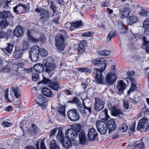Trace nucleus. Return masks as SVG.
<instances>
[{"label": "nucleus", "instance_id": "nucleus-45", "mask_svg": "<svg viewBox=\"0 0 149 149\" xmlns=\"http://www.w3.org/2000/svg\"><path fill=\"white\" fill-rule=\"evenodd\" d=\"M41 82H42L44 84H47V86H48L49 84H50L52 82V81L48 78H47L43 76V80Z\"/></svg>", "mask_w": 149, "mask_h": 149}, {"label": "nucleus", "instance_id": "nucleus-33", "mask_svg": "<svg viewBox=\"0 0 149 149\" xmlns=\"http://www.w3.org/2000/svg\"><path fill=\"white\" fill-rule=\"evenodd\" d=\"M138 17L134 16L130 17L128 19V24L130 25L134 23H136L138 20Z\"/></svg>", "mask_w": 149, "mask_h": 149}, {"label": "nucleus", "instance_id": "nucleus-16", "mask_svg": "<svg viewBox=\"0 0 149 149\" xmlns=\"http://www.w3.org/2000/svg\"><path fill=\"white\" fill-rule=\"evenodd\" d=\"M148 122V118L145 117H143L138 122L137 130H140L141 129L144 128L147 125Z\"/></svg>", "mask_w": 149, "mask_h": 149}, {"label": "nucleus", "instance_id": "nucleus-61", "mask_svg": "<svg viewBox=\"0 0 149 149\" xmlns=\"http://www.w3.org/2000/svg\"><path fill=\"white\" fill-rule=\"evenodd\" d=\"M143 28L145 29V34L146 35L149 34V26H143Z\"/></svg>", "mask_w": 149, "mask_h": 149}, {"label": "nucleus", "instance_id": "nucleus-64", "mask_svg": "<svg viewBox=\"0 0 149 149\" xmlns=\"http://www.w3.org/2000/svg\"><path fill=\"white\" fill-rule=\"evenodd\" d=\"M40 145L41 149H46L45 144L44 141L42 140L41 141Z\"/></svg>", "mask_w": 149, "mask_h": 149}, {"label": "nucleus", "instance_id": "nucleus-31", "mask_svg": "<svg viewBox=\"0 0 149 149\" xmlns=\"http://www.w3.org/2000/svg\"><path fill=\"white\" fill-rule=\"evenodd\" d=\"M134 74V72L133 71L130 72L128 73L127 75V79L131 81L132 82L135 83L136 80L133 77Z\"/></svg>", "mask_w": 149, "mask_h": 149}, {"label": "nucleus", "instance_id": "nucleus-46", "mask_svg": "<svg viewBox=\"0 0 149 149\" xmlns=\"http://www.w3.org/2000/svg\"><path fill=\"white\" fill-rule=\"evenodd\" d=\"M36 148L32 146H27L24 149H40L38 143L36 144Z\"/></svg>", "mask_w": 149, "mask_h": 149}, {"label": "nucleus", "instance_id": "nucleus-47", "mask_svg": "<svg viewBox=\"0 0 149 149\" xmlns=\"http://www.w3.org/2000/svg\"><path fill=\"white\" fill-rule=\"evenodd\" d=\"M50 8L53 10L54 13L56 12V10L58 8V7H56V5L52 1L51 3Z\"/></svg>", "mask_w": 149, "mask_h": 149}, {"label": "nucleus", "instance_id": "nucleus-2", "mask_svg": "<svg viewBox=\"0 0 149 149\" xmlns=\"http://www.w3.org/2000/svg\"><path fill=\"white\" fill-rule=\"evenodd\" d=\"M60 33L57 35L55 38V45L58 49L61 51L64 49L65 40L68 38L65 30L60 31Z\"/></svg>", "mask_w": 149, "mask_h": 149}, {"label": "nucleus", "instance_id": "nucleus-40", "mask_svg": "<svg viewBox=\"0 0 149 149\" xmlns=\"http://www.w3.org/2000/svg\"><path fill=\"white\" fill-rule=\"evenodd\" d=\"M137 87L136 86V82L135 83L132 82L131 84V87L130 89L128 91L127 94L129 95L130 93L133 92L134 90H136Z\"/></svg>", "mask_w": 149, "mask_h": 149}, {"label": "nucleus", "instance_id": "nucleus-18", "mask_svg": "<svg viewBox=\"0 0 149 149\" xmlns=\"http://www.w3.org/2000/svg\"><path fill=\"white\" fill-rule=\"evenodd\" d=\"M107 126L108 128L109 133L115 130L116 127V125L115 123V121L113 119H111L109 120L107 123Z\"/></svg>", "mask_w": 149, "mask_h": 149}, {"label": "nucleus", "instance_id": "nucleus-38", "mask_svg": "<svg viewBox=\"0 0 149 149\" xmlns=\"http://www.w3.org/2000/svg\"><path fill=\"white\" fill-rule=\"evenodd\" d=\"M85 50V45H84L82 43H79L78 45V54H81Z\"/></svg>", "mask_w": 149, "mask_h": 149}, {"label": "nucleus", "instance_id": "nucleus-43", "mask_svg": "<svg viewBox=\"0 0 149 149\" xmlns=\"http://www.w3.org/2000/svg\"><path fill=\"white\" fill-rule=\"evenodd\" d=\"M116 33L113 31H111L109 33L107 38V41H110L111 38L115 36Z\"/></svg>", "mask_w": 149, "mask_h": 149}, {"label": "nucleus", "instance_id": "nucleus-63", "mask_svg": "<svg viewBox=\"0 0 149 149\" xmlns=\"http://www.w3.org/2000/svg\"><path fill=\"white\" fill-rule=\"evenodd\" d=\"M142 111L144 113H149V109H147L145 107H143L141 109Z\"/></svg>", "mask_w": 149, "mask_h": 149}, {"label": "nucleus", "instance_id": "nucleus-3", "mask_svg": "<svg viewBox=\"0 0 149 149\" xmlns=\"http://www.w3.org/2000/svg\"><path fill=\"white\" fill-rule=\"evenodd\" d=\"M77 108L81 114L84 116L87 117L91 113V107L86 106L84 102H83V104H78Z\"/></svg>", "mask_w": 149, "mask_h": 149}, {"label": "nucleus", "instance_id": "nucleus-12", "mask_svg": "<svg viewBox=\"0 0 149 149\" xmlns=\"http://www.w3.org/2000/svg\"><path fill=\"white\" fill-rule=\"evenodd\" d=\"M116 79V76L114 73H108L105 78V83L108 85L113 84Z\"/></svg>", "mask_w": 149, "mask_h": 149}, {"label": "nucleus", "instance_id": "nucleus-48", "mask_svg": "<svg viewBox=\"0 0 149 149\" xmlns=\"http://www.w3.org/2000/svg\"><path fill=\"white\" fill-rule=\"evenodd\" d=\"M20 96H14L12 98L13 102L16 103L20 101L21 99L20 97Z\"/></svg>", "mask_w": 149, "mask_h": 149}, {"label": "nucleus", "instance_id": "nucleus-58", "mask_svg": "<svg viewBox=\"0 0 149 149\" xmlns=\"http://www.w3.org/2000/svg\"><path fill=\"white\" fill-rule=\"evenodd\" d=\"M57 129L54 128L50 132V137H53L55 136V134L56 132Z\"/></svg>", "mask_w": 149, "mask_h": 149}, {"label": "nucleus", "instance_id": "nucleus-14", "mask_svg": "<svg viewBox=\"0 0 149 149\" xmlns=\"http://www.w3.org/2000/svg\"><path fill=\"white\" fill-rule=\"evenodd\" d=\"M35 11L37 13H40L41 17V18L44 19V20H47L49 17V13L47 10L36 8Z\"/></svg>", "mask_w": 149, "mask_h": 149}, {"label": "nucleus", "instance_id": "nucleus-54", "mask_svg": "<svg viewBox=\"0 0 149 149\" xmlns=\"http://www.w3.org/2000/svg\"><path fill=\"white\" fill-rule=\"evenodd\" d=\"M93 33L92 32L88 31L86 32L83 33L82 35V36H91Z\"/></svg>", "mask_w": 149, "mask_h": 149}, {"label": "nucleus", "instance_id": "nucleus-36", "mask_svg": "<svg viewBox=\"0 0 149 149\" xmlns=\"http://www.w3.org/2000/svg\"><path fill=\"white\" fill-rule=\"evenodd\" d=\"M9 24L6 19H3L0 22V26L1 29H5Z\"/></svg>", "mask_w": 149, "mask_h": 149}, {"label": "nucleus", "instance_id": "nucleus-11", "mask_svg": "<svg viewBox=\"0 0 149 149\" xmlns=\"http://www.w3.org/2000/svg\"><path fill=\"white\" fill-rule=\"evenodd\" d=\"M103 72L101 70V68H95L94 69L93 72L94 73H95L96 74V80L97 82L99 84H102L103 83V77L102 74V72Z\"/></svg>", "mask_w": 149, "mask_h": 149}, {"label": "nucleus", "instance_id": "nucleus-25", "mask_svg": "<svg viewBox=\"0 0 149 149\" xmlns=\"http://www.w3.org/2000/svg\"><path fill=\"white\" fill-rule=\"evenodd\" d=\"M12 17V15L9 11L4 10L0 12V18H10Z\"/></svg>", "mask_w": 149, "mask_h": 149}, {"label": "nucleus", "instance_id": "nucleus-20", "mask_svg": "<svg viewBox=\"0 0 149 149\" xmlns=\"http://www.w3.org/2000/svg\"><path fill=\"white\" fill-rule=\"evenodd\" d=\"M126 88V84L122 80L118 81L117 84L116 90L122 93Z\"/></svg>", "mask_w": 149, "mask_h": 149}, {"label": "nucleus", "instance_id": "nucleus-15", "mask_svg": "<svg viewBox=\"0 0 149 149\" xmlns=\"http://www.w3.org/2000/svg\"><path fill=\"white\" fill-rule=\"evenodd\" d=\"M97 136V133L96 130L93 128H90L87 134L88 139L89 141H94Z\"/></svg>", "mask_w": 149, "mask_h": 149}, {"label": "nucleus", "instance_id": "nucleus-28", "mask_svg": "<svg viewBox=\"0 0 149 149\" xmlns=\"http://www.w3.org/2000/svg\"><path fill=\"white\" fill-rule=\"evenodd\" d=\"M34 69L36 71L39 72H42L44 70L43 65L40 63L37 64L33 67Z\"/></svg>", "mask_w": 149, "mask_h": 149}, {"label": "nucleus", "instance_id": "nucleus-57", "mask_svg": "<svg viewBox=\"0 0 149 149\" xmlns=\"http://www.w3.org/2000/svg\"><path fill=\"white\" fill-rule=\"evenodd\" d=\"M116 107L115 105H112V104L111 103H109L107 105L108 109L111 111V112Z\"/></svg>", "mask_w": 149, "mask_h": 149}, {"label": "nucleus", "instance_id": "nucleus-56", "mask_svg": "<svg viewBox=\"0 0 149 149\" xmlns=\"http://www.w3.org/2000/svg\"><path fill=\"white\" fill-rule=\"evenodd\" d=\"M38 77V75L37 73L33 74H32V80L34 81H37Z\"/></svg>", "mask_w": 149, "mask_h": 149}, {"label": "nucleus", "instance_id": "nucleus-41", "mask_svg": "<svg viewBox=\"0 0 149 149\" xmlns=\"http://www.w3.org/2000/svg\"><path fill=\"white\" fill-rule=\"evenodd\" d=\"M77 70L81 72H86L90 73L91 72V70L86 67L83 68H78Z\"/></svg>", "mask_w": 149, "mask_h": 149}, {"label": "nucleus", "instance_id": "nucleus-53", "mask_svg": "<svg viewBox=\"0 0 149 149\" xmlns=\"http://www.w3.org/2000/svg\"><path fill=\"white\" fill-rule=\"evenodd\" d=\"M63 134H57L56 136V138L58 141L62 143L63 141Z\"/></svg>", "mask_w": 149, "mask_h": 149}, {"label": "nucleus", "instance_id": "nucleus-32", "mask_svg": "<svg viewBox=\"0 0 149 149\" xmlns=\"http://www.w3.org/2000/svg\"><path fill=\"white\" fill-rule=\"evenodd\" d=\"M130 101L128 100L123 99V106L124 109L128 111L129 109Z\"/></svg>", "mask_w": 149, "mask_h": 149}, {"label": "nucleus", "instance_id": "nucleus-27", "mask_svg": "<svg viewBox=\"0 0 149 149\" xmlns=\"http://www.w3.org/2000/svg\"><path fill=\"white\" fill-rule=\"evenodd\" d=\"M112 115L117 116L120 115H123V111L119 109L116 107L111 112Z\"/></svg>", "mask_w": 149, "mask_h": 149}, {"label": "nucleus", "instance_id": "nucleus-59", "mask_svg": "<svg viewBox=\"0 0 149 149\" xmlns=\"http://www.w3.org/2000/svg\"><path fill=\"white\" fill-rule=\"evenodd\" d=\"M149 26V19L147 18L146 19L143 23V26Z\"/></svg>", "mask_w": 149, "mask_h": 149}, {"label": "nucleus", "instance_id": "nucleus-62", "mask_svg": "<svg viewBox=\"0 0 149 149\" xmlns=\"http://www.w3.org/2000/svg\"><path fill=\"white\" fill-rule=\"evenodd\" d=\"M136 146L139 148H143L144 147H145L144 144L143 142L136 144Z\"/></svg>", "mask_w": 149, "mask_h": 149}, {"label": "nucleus", "instance_id": "nucleus-30", "mask_svg": "<svg viewBox=\"0 0 149 149\" xmlns=\"http://www.w3.org/2000/svg\"><path fill=\"white\" fill-rule=\"evenodd\" d=\"M143 44L146 45L145 49L146 52L149 54V42L147 40L145 36L143 37Z\"/></svg>", "mask_w": 149, "mask_h": 149}, {"label": "nucleus", "instance_id": "nucleus-19", "mask_svg": "<svg viewBox=\"0 0 149 149\" xmlns=\"http://www.w3.org/2000/svg\"><path fill=\"white\" fill-rule=\"evenodd\" d=\"M14 34L15 36L17 37H22L24 34L23 28L21 26L18 25L14 30Z\"/></svg>", "mask_w": 149, "mask_h": 149}, {"label": "nucleus", "instance_id": "nucleus-60", "mask_svg": "<svg viewBox=\"0 0 149 149\" xmlns=\"http://www.w3.org/2000/svg\"><path fill=\"white\" fill-rule=\"evenodd\" d=\"M8 36V34L4 31L0 32V38H6Z\"/></svg>", "mask_w": 149, "mask_h": 149}, {"label": "nucleus", "instance_id": "nucleus-29", "mask_svg": "<svg viewBox=\"0 0 149 149\" xmlns=\"http://www.w3.org/2000/svg\"><path fill=\"white\" fill-rule=\"evenodd\" d=\"M10 88L14 93V96H21L20 90L18 87L15 86H12Z\"/></svg>", "mask_w": 149, "mask_h": 149}, {"label": "nucleus", "instance_id": "nucleus-9", "mask_svg": "<svg viewBox=\"0 0 149 149\" xmlns=\"http://www.w3.org/2000/svg\"><path fill=\"white\" fill-rule=\"evenodd\" d=\"M95 102L94 106V109L96 111H100L104 108L105 102L98 97H95Z\"/></svg>", "mask_w": 149, "mask_h": 149}, {"label": "nucleus", "instance_id": "nucleus-52", "mask_svg": "<svg viewBox=\"0 0 149 149\" xmlns=\"http://www.w3.org/2000/svg\"><path fill=\"white\" fill-rule=\"evenodd\" d=\"M22 44L23 48L24 49H26L29 48V46L28 40L23 41L22 42Z\"/></svg>", "mask_w": 149, "mask_h": 149}, {"label": "nucleus", "instance_id": "nucleus-8", "mask_svg": "<svg viewBox=\"0 0 149 149\" xmlns=\"http://www.w3.org/2000/svg\"><path fill=\"white\" fill-rule=\"evenodd\" d=\"M29 7L25 4H20L13 8L14 12L17 14L25 13L29 11Z\"/></svg>", "mask_w": 149, "mask_h": 149}, {"label": "nucleus", "instance_id": "nucleus-5", "mask_svg": "<svg viewBox=\"0 0 149 149\" xmlns=\"http://www.w3.org/2000/svg\"><path fill=\"white\" fill-rule=\"evenodd\" d=\"M96 125L97 130L101 134L104 135L107 133L108 127L107 123L98 120L96 122Z\"/></svg>", "mask_w": 149, "mask_h": 149}, {"label": "nucleus", "instance_id": "nucleus-17", "mask_svg": "<svg viewBox=\"0 0 149 149\" xmlns=\"http://www.w3.org/2000/svg\"><path fill=\"white\" fill-rule=\"evenodd\" d=\"M38 101L36 104L40 106L42 109H45L46 107V105L45 103L47 101L46 99L40 95H38Z\"/></svg>", "mask_w": 149, "mask_h": 149}, {"label": "nucleus", "instance_id": "nucleus-23", "mask_svg": "<svg viewBox=\"0 0 149 149\" xmlns=\"http://www.w3.org/2000/svg\"><path fill=\"white\" fill-rule=\"evenodd\" d=\"M108 110L105 108L103 111L101 112L100 114L99 117L102 120L106 121L107 119L109 118L108 114Z\"/></svg>", "mask_w": 149, "mask_h": 149}, {"label": "nucleus", "instance_id": "nucleus-55", "mask_svg": "<svg viewBox=\"0 0 149 149\" xmlns=\"http://www.w3.org/2000/svg\"><path fill=\"white\" fill-rule=\"evenodd\" d=\"M139 14L141 15L144 16L145 17H146L147 16V11L142 9L140 10Z\"/></svg>", "mask_w": 149, "mask_h": 149}, {"label": "nucleus", "instance_id": "nucleus-22", "mask_svg": "<svg viewBox=\"0 0 149 149\" xmlns=\"http://www.w3.org/2000/svg\"><path fill=\"white\" fill-rule=\"evenodd\" d=\"M18 48H16L13 53V56L16 59L21 58L23 54V50L22 49H18Z\"/></svg>", "mask_w": 149, "mask_h": 149}, {"label": "nucleus", "instance_id": "nucleus-7", "mask_svg": "<svg viewBox=\"0 0 149 149\" xmlns=\"http://www.w3.org/2000/svg\"><path fill=\"white\" fill-rule=\"evenodd\" d=\"M67 117L71 121H76L80 118V116L76 109H73L68 111L67 113Z\"/></svg>", "mask_w": 149, "mask_h": 149}, {"label": "nucleus", "instance_id": "nucleus-49", "mask_svg": "<svg viewBox=\"0 0 149 149\" xmlns=\"http://www.w3.org/2000/svg\"><path fill=\"white\" fill-rule=\"evenodd\" d=\"M128 126L125 124H122L120 128V130L125 132H126Z\"/></svg>", "mask_w": 149, "mask_h": 149}, {"label": "nucleus", "instance_id": "nucleus-51", "mask_svg": "<svg viewBox=\"0 0 149 149\" xmlns=\"http://www.w3.org/2000/svg\"><path fill=\"white\" fill-rule=\"evenodd\" d=\"M58 113H61L63 115H65V109L64 106H61L58 109Z\"/></svg>", "mask_w": 149, "mask_h": 149}, {"label": "nucleus", "instance_id": "nucleus-44", "mask_svg": "<svg viewBox=\"0 0 149 149\" xmlns=\"http://www.w3.org/2000/svg\"><path fill=\"white\" fill-rule=\"evenodd\" d=\"M39 52L41 56L42 57L46 56L48 54L47 51L43 48H41L39 49Z\"/></svg>", "mask_w": 149, "mask_h": 149}, {"label": "nucleus", "instance_id": "nucleus-21", "mask_svg": "<svg viewBox=\"0 0 149 149\" xmlns=\"http://www.w3.org/2000/svg\"><path fill=\"white\" fill-rule=\"evenodd\" d=\"M66 137H63V141L62 143L63 146L66 148H70L72 145V141L67 136Z\"/></svg>", "mask_w": 149, "mask_h": 149}, {"label": "nucleus", "instance_id": "nucleus-24", "mask_svg": "<svg viewBox=\"0 0 149 149\" xmlns=\"http://www.w3.org/2000/svg\"><path fill=\"white\" fill-rule=\"evenodd\" d=\"M42 93L44 95L47 97H52L53 96L52 91L48 88H43L42 90Z\"/></svg>", "mask_w": 149, "mask_h": 149}, {"label": "nucleus", "instance_id": "nucleus-10", "mask_svg": "<svg viewBox=\"0 0 149 149\" xmlns=\"http://www.w3.org/2000/svg\"><path fill=\"white\" fill-rule=\"evenodd\" d=\"M106 61L103 58H99L92 61L93 63L95 65H97L99 67H101V70L104 71L105 69Z\"/></svg>", "mask_w": 149, "mask_h": 149}, {"label": "nucleus", "instance_id": "nucleus-42", "mask_svg": "<svg viewBox=\"0 0 149 149\" xmlns=\"http://www.w3.org/2000/svg\"><path fill=\"white\" fill-rule=\"evenodd\" d=\"M31 128V132H34L36 134L40 132V129L34 124L32 125Z\"/></svg>", "mask_w": 149, "mask_h": 149}, {"label": "nucleus", "instance_id": "nucleus-26", "mask_svg": "<svg viewBox=\"0 0 149 149\" xmlns=\"http://www.w3.org/2000/svg\"><path fill=\"white\" fill-rule=\"evenodd\" d=\"M59 85L58 82H51L50 84H49L48 87L52 89L57 91L59 88Z\"/></svg>", "mask_w": 149, "mask_h": 149}, {"label": "nucleus", "instance_id": "nucleus-13", "mask_svg": "<svg viewBox=\"0 0 149 149\" xmlns=\"http://www.w3.org/2000/svg\"><path fill=\"white\" fill-rule=\"evenodd\" d=\"M130 10L129 7V5L126 4L122 10H120V16L122 18L127 17L129 15Z\"/></svg>", "mask_w": 149, "mask_h": 149}, {"label": "nucleus", "instance_id": "nucleus-50", "mask_svg": "<svg viewBox=\"0 0 149 149\" xmlns=\"http://www.w3.org/2000/svg\"><path fill=\"white\" fill-rule=\"evenodd\" d=\"M80 101L78 97H74L72 100L70 101V102L72 103H74L75 104H77V105L78 104H81L80 103Z\"/></svg>", "mask_w": 149, "mask_h": 149}, {"label": "nucleus", "instance_id": "nucleus-4", "mask_svg": "<svg viewBox=\"0 0 149 149\" xmlns=\"http://www.w3.org/2000/svg\"><path fill=\"white\" fill-rule=\"evenodd\" d=\"M39 48L37 45L33 46L29 52V58L33 62L37 61L39 57Z\"/></svg>", "mask_w": 149, "mask_h": 149}, {"label": "nucleus", "instance_id": "nucleus-1", "mask_svg": "<svg viewBox=\"0 0 149 149\" xmlns=\"http://www.w3.org/2000/svg\"><path fill=\"white\" fill-rule=\"evenodd\" d=\"M81 126L79 124H74L72 125L71 128L67 130L65 133L67 136L72 140H74L78 136L80 143L83 145L85 144L87 141V139L85 132L81 130Z\"/></svg>", "mask_w": 149, "mask_h": 149}, {"label": "nucleus", "instance_id": "nucleus-34", "mask_svg": "<svg viewBox=\"0 0 149 149\" xmlns=\"http://www.w3.org/2000/svg\"><path fill=\"white\" fill-rule=\"evenodd\" d=\"M32 31H33V30L30 31V30H28L27 31V36L28 37L29 39L31 41L34 42H36L38 41V39L34 38L31 35V33L32 32Z\"/></svg>", "mask_w": 149, "mask_h": 149}, {"label": "nucleus", "instance_id": "nucleus-35", "mask_svg": "<svg viewBox=\"0 0 149 149\" xmlns=\"http://www.w3.org/2000/svg\"><path fill=\"white\" fill-rule=\"evenodd\" d=\"M50 148V149H60L59 147L56 144L55 140H52L51 141Z\"/></svg>", "mask_w": 149, "mask_h": 149}, {"label": "nucleus", "instance_id": "nucleus-39", "mask_svg": "<svg viewBox=\"0 0 149 149\" xmlns=\"http://www.w3.org/2000/svg\"><path fill=\"white\" fill-rule=\"evenodd\" d=\"M82 22L81 21H77L72 23L71 24L72 26L75 28H78L81 26L82 25Z\"/></svg>", "mask_w": 149, "mask_h": 149}, {"label": "nucleus", "instance_id": "nucleus-37", "mask_svg": "<svg viewBox=\"0 0 149 149\" xmlns=\"http://www.w3.org/2000/svg\"><path fill=\"white\" fill-rule=\"evenodd\" d=\"M13 45L12 44L8 43H7V46L5 49H2V50L4 51L5 50L7 52L9 53H10L13 51Z\"/></svg>", "mask_w": 149, "mask_h": 149}, {"label": "nucleus", "instance_id": "nucleus-6", "mask_svg": "<svg viewBox=\"0 0 149 149\" xmlns=\"http://www.w3.org/2000/svg\"><path fill=\"white\" fill-rule=\"evenodd\" d=\"M44 65L45 72L48 73L52 71L56 67L54 60L51 57L46 59Z\"/></svg>", "mask_w": 149, "mask_h": 149}]
</instances>
